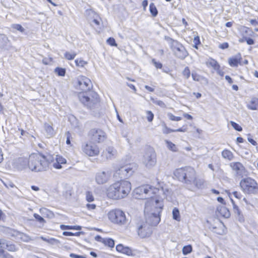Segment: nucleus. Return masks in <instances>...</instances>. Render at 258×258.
<instances>
[{"label":"nucleus","instance_id":"1","mask_svg":"<svg viewBox=\"0 0 258 258\" xmlns=\"http://www.w3.org/2000/svg\"><path fill=\"white\" fill-rule=\"evenodd\" d=\"M162 188L155 187L150 184H144L137 187L134 191V196L138 199H147V203L153 206L157 213H152L148 218L149 224L152 226H157L161 221V213L163 207V199L161 196Z\"/></svg>","mask_w":258,"mask_h":258},{"label":"nucleus","instance_id":"15","mask_svg":"<svg viewBox=\"0 0 258 258\" xmlns=\"http://www.w3.org/2000/svg\"><path fill=\"white\" fill-rule=\"evenodd\" d=\"M67 163V159L62 155L57 154L55 158L53 157L52 166L56 169H60L62 168L63 165L66 164Z\"/></svg>","mask_w":258,"mask_h":258},{"label":"nucleus","instance_id":"36","mask_svg":"<svg viewBox=\"0 0 258 258\" xmlns=\"http://www.w3.org/2000/svg\"><path fill=\"white\" fill-rule=\"evenodd\" d=\"M231 126L237 131L241 132L242 131V128L238 124L235 122L234 121H231L230 122Z\"/></svg>","mask_w":258,"mask_h":258},{"label":"nucleus","instance_id":"62","mask_svg":"<svg viewBox=\"0 0 258 258\" xmlns=\"http://www.w3.org/2000/svg\"><path fill=\"white\" fill-rule=\"evenodd\" d=\"M236 141L238 143H242L243 142L244 140L242 137H237L236 139Z\"/></svg>","mask_w":258,"mask_h":258},{"label":"nucleus","instance_id":"52","mask_svg":"<svg viewBox=\"0 0 258 258\" xmlns=\"http://www.w3.org/2000/svg\"><path fill=\"white\" fill-rule=\"evenodd\" d=\"M233 195L236 198L238 199H240L242 197L241 194L240 192L236 191H233Z\"/></svg>","mask_w":258,"mask_h":258},{"label":"nucleus","instance_id":"32","mask_svg":"<svg viewBox=\"0 0 258 258\" xmlns=\"http://www.w3.org/2000/svg\"><path fill=\"white\" fill-rule=\"evenodd\" d=\"M54 72L58 76L63 77L66 73V69L64 68L57 67L54 70Z\"/></svg>","mask_w":258,"mask_h":258},{"label":"nucleus","instance_id":"30","mask_svg":"<svg viewBox=\"0 0 258 258\" xmlns=\"http://www.w3.org/2000/svg\"><path fill=\"white\" fill-rule=\"evenodd\" d=\"M192 251V247L191 245L189 244L183 246L182 249V252L183 255H187L191 253Z\"/></svg>","mask_w":258,"mask_h":258},{"label":"nucleus","instance_id":"31","mask_svg":"<svg viewBox=\"0 0 258 258\" xmlns=\"http://www.w3.org/2000/svg\"><path fill=\"white\" fill-rule=\"evenodd\" d=\"M150 12L152 16L156 17L158 14V10L154 3H151L149 6Z\"/></svg>","mask_w":258,"mask_h":258},{"label":"nucleus","instance_id":"39","mask_svg":"<svg viewBox=\"0 0 258 258\" xmlns=\"http://www.w3.org/2000/svg\"><path fill=\"white\" fill-rule=\"evenodd\" d=\"M221 213L222 214V212H224L223 216L225 218H228L230 217V213L229 211L225 207H222L220 209Z\"/></svg>","mask_w":258,"mask_h":258},{"label":"nucleus","instance_id":"7","mask_svg":"<svg viewBox=\"0 0 258 258\" xmlns=\"http://www.w3.org/2000/svg\"><path fill=\"white\" fill-rule=\"evenodd\" d=\"M6 249L8 251L15 252L18 250V247L15 243L0 238V258H14Z\"/></svg>","mask_w":258,"mask_h":258},{"label":"nucleus","instance_id":"58","mask_svg":"<svg viewBox=\"0 0 258 258\" xmlns=\"http://www.w3.org/2000/svg\"><path fill=\"white\" fill-rule=\"evenodd\" d=\"M225 78L229 84H232L233 83V80L230 76L227 75L225 76Z\"/></svg>","mask_w":258,"mask_h":258},{"label":"nucleus","instance_id":"38","mask_svg":"<svg viewBox=\"0 0 258 258\" xmlns=\"http://www.w3.org/2000/svg\"><path fill=\"white\" fill-rule=\"evenodd\" d=\"M182 74L185 79H188L190 75V72L189 68L187 67L184 69Z\"/></svg>","mask_w":258,"mask_h":258},{"label":"nucleus","instance_id":"63","mask_svg":"<svg viewBox=\"0 0 258 258\" xmlns=\"http://www.w3.org/2000/svg\"><path fill=\"white\" fill-rule=\"evenodd\" d=\"M186 130V126H183V127L181 128H178V132H185Z\"/></svg>","mask_w":258,"mask_h":258},{"label":"nucleus","instance_id":"20","mask_svg":"<svg viewBox=\"0 0 258 258\" xmlns=\"http://www.w3.org/2000/svg\"><path fill=\"white\" fill-rule=\"evenodd\" d=\"M242 59L240 53H237L228 59V63L232 67H237L238 64L241 65V60Z\"/></svg>","mask_w":258,"mask_h":258},{"label":"nucleus","instance_id":"50","mask_svg":"<svg viewBox=\"0 0 258 258\" xmlns=\"http://www.w3.org/2000/svg\"><path fill=\"white\" fill-rule=\"evenodd\" d=\"M229 44L227 42L223 43L219 45V47L222 49L228 48Z\"/></svg>","mask_w":258,"mask_h":258},{"label":"nucleus","instance_id":"19","mask_svg":"<svg viewBox=\"0 0 258 258\" xmlns=\"http://www.w3.org/2000/svg\"><path fill=\"white\" fill-rule=\"evenodd\" d=\"M156 162V154L155 151H153L145 158V164L147 167L150 168L155 166Z\"/></svg>","mask_w":258,"mask_h":258},{"label":"nucleus","instance_id":"37","mask_svg":"<svg viewBox=\"0 0 258 258\" xmlns=\"http://www.w3.org/2000/svg\"><path fill=\"white\" fill-rule=\"evenodd\" d=\"M196 187L198 188H202V186L204 185V181L201 179H195V180L194 182H192Z\"/></svg>","mask_w":258,"mask_h":258},{"label":"nucleus","instance_id":"46","mask_svg":"<svg viewBox=\"0 0 258 258\" xmlns=\"http://www.w3.org/2000/svg\"><path fill=\"white\" fill-rule=\"evenodd\" d=\"M34 216L35 218L36 219V220L37 221H38V222H39L40 223H43L45 222V220L39 215H38L37 214H35L34 215Z\"/></svg>","mask_w":258,"mask_h":258},{"label":"nucleus","instance_id":"11","mask_svg":"<svg viewBox=\"0 0 258 258\" xmlns=\"http://www.w3.org/2000/svg\"><path fill=\"white\" fill-rule=\"evenodd\" d=\"M230 166L233 170L235 175L237 177H242L246 175V171L243 165L240 162H232Z\"/></svg>","mask_w":258,"mask_h":258},{"label":"nucleus","instance_id":"28","mask_svg":"<svg viewBox=\"0 0 258 258\" xmlns=\"http://www.w3.org/2000/svg\"><path fill=\"white\" fill-rule=\"evenodd\" d=\"M75 64L77 67L79 68H83L87 64V61L84 60L82 58H77L75 61Z\"/></svg>","mask_w":258,"mask_h":258},{"label":"nucleus","instance_id":"12","mask_svg":"<svg viewBox=\"0 0 258 258\" xmlns=\"http://www.w3.org/2000/svg\"><path fill=\"white\" fill-rule=\"evenodd\" d=\"M87 93L78 92V98L79 100L85 105H94L99 102L98 95L95 94L96 97L94 99H91L89 96L85 95Z\"/></svg>","mask_w":258,"mask_h":258},{"label":"nucleus","instance_id":"10","mask_svg":"<svg viewBox=\"0 0 258 258\" xmlns=\"http://www.w3.org/2000/svg\"><path fill=\"white\" fill-rule=\"evenodd\" d=\"M90 141L96 144L103 142L106 137L105 132L100 128H92L88 133Z\"/></svg>","mask_w":258,"mask_h":258},{"label":"nucleus","instance_id":"48","mask_svg":"<svg viewBox=\"0 0 258 258\" xmlns=\"http://www.w3.org/2000/svg\"><path fill=\"white\" fill-rule=\"evenodd\" d=\"M244 39L248 45H252L254 43V40L250 37H245Z\"/></svg>","mask_w":258,"mask_h":258},{"label":"nucleus","instance_id":"60","mask_svg":"<svg viewBox=\"0 0 258 258\" xmlns=\"http://www.w3.org/2000/svg\"><path fill=\"white\" fill-rule=\"evenodd\" d=\"M128 86L134 90V91L136 93L137 92V89L135 87V86L133 84H128Z\"/></svg>","mask_w":258,"mask_h":258},{"label":"nucleus","instance_id":"44","mask_svg":"<svg viewBox=\"0 0 258 258\" xmlns=\"http://www.w3.org/2000/svg\"><path fill=\"white\" fill-rule=\"evenodd\" d=\"M166 143L167 145L168 148L171 151H176V146L175 144H173L170 141H166Z\"/></svg>","mask_w":258,"mask_h":258},{"label":"nucleus","instance_id":"56","mask_svg":"<svg viewBox=\"0 0 258 258\" xmlns=\"http://www.w3.org/2000/svg\"><path fill=\"white\" fill-rule=\"evenodd\" d=\"M148 2L147 0H144L142 2V6L143 7L144 10L145 11L146 10V8L148 6Z\"/></svg>","mask_w":258,"mask_h":258},{"label":"nucleus","instance_id":"43","mask_svg":"<svg viewBox=\"0 0 258 258\" xmlns=\"http://www.w3.org/2000/svg\"><path fill=\"white\" fill-rule=\"evenodd\" d=\"M152 62L156 69H161L162 68V64L160 62L156 61L155 59H152Z\"/></svg>","mask_w":258,"mask_h":258},{"label":"nucleus","instance_id":"18","mask_svg":"<svg viewBox=\"0 0 258 258\" xmlns=\"http://www.w3.org/2000/svg\"><path fill=\"white\" fill-rule=\"evenodd\" d=\"M110 176V173L108 172L101 171L96 174L95 179L98 184H103L109 181Z\"/></svg>","mask_w":258,"mask_h":258},{"label":"nucleus","instance_id":"4","mask_svg":"<svg viewBox=\"0 0 258 258\" xmlns=\"http://www.w3.org/2000/svg\"><path fill=\"white\" fill-rule=\"evenodd\" d=\"M196 179V172L191 167L178 168V180L187 185L191 184Z\"/></svg>","mask_w":258,"mask_h":258},{"label":"nucleus","instance_id":"3","mask_svg":"<svg viewBox=\"0 0 258 258\" xmlns=\"http://www.w3.org/2000/svg\"><path fill=\"white\" fill-rule=\"evenodd\" d=\"M53 161V155L45 156L40 152L31 153L28 157V166L32 171L42 172L48 169Z\"/></svg>","mask_w":258,"mask_h":258},{"label":"nucleus","instance_id":"23","mask_svg":"<svg viewBox=\"0 0 258 258\" xmlns=\"http://www.w3.org/2000/svg\"><path fill=\"white\" fill-rule=\"evenodd\" d=\"M207 65L212 67L218 74H220V66L216 60L213 58H210L207 62Z\"/></svg>","mask_w":258,"mask_h":258},{"label":"nucleus","instance_id":"59","mask_svg":"<svg viewBox=\"0 0 258 258\" xmlns=\"http://www.w3.org/2000/svg\"><path fill=\"white\" fill-rule=\"evenodd\" d=\"M145 87L148 91L150 92H153L154 91V89L151 87L146 85Z\"/></svg>","mask_w":258,"mask_h":258},{"label":"nucleus","instance_id":"2","mask_svg":"<svg viewBox=\"0 0 258 258\" xmlns=\"http://www.w3.org/2000/svg\"><path fill=\"white\" fill-rule=\"evenodd\" d=\"M132 189L130 181L121 179L110 184L106 189L107 197L113 200H119L127 197Z\"/></svg>","mask_w":258,"mask_h":258},{"label":"nucleus","instance_id":"17","mask_svg":"<svg viewBox=\"0 0 258 258\" xmlns=\"http://www.w3.org/2000/svg\"><path fill=\"white\" fill-rule=\"evenodd\" d=\"M95 240L110 249H112L115 245L114 240L111 238H102L100 235H98L95 237Z\"/></svg>","mask_w":258,"mask_h":258},{"label":"nucleus","instance_id":"25","mask_svg":"<svg viewBox=\"0 0 258 258\" xmlns=\"http://www.w3.org/2000/svg\"><path fill=\"white\" fill-rule=\"evenodd\" d=\"M222 156L229 161H231L233 159L234 155L233 153L228 150H224L222 152Z\"/></svg>","mask_w":258,"mask_h":258},{"label":"nucleus","instance_id":"5","mask_svg":"<svg viewBox=\"0 0 258 258\" xmlns=\"http://www.w3.org/2000/svg\"><path fill=\"white\" fill-rule=\"evenodd\" d=\"M242 190L247 194H258V183L253 178L247 177L243 178L240 182Z\"/></svg>","mask_w":258,"mask_h":258},{"label":"nucleus","instance_id":"22","mask_svg":"<svg viewBox=\"0 0 258 258\" xmlns=\"http://www.w3.org/2000/svg\"><path fill=\"white\" fill-rule=\"evenodd\" d=\"M247 107L252 110H258V98L252 97L247 103Z\"/></svg>","mask_w":258,"mask_h":258},{"label":"nucleus","instance_id":"13","mask_svg":"<svg viewBox=\"0 0 258 258\" xmlns=\"http://www.w3.org/2000/svg\"><path fill=\"white\" fill-rule=\"evenodd\" d=\"M135 171L133 167L130 164H124L117 167L115 169V173L118 175H123L124 176L133 174Z\"/></svg>","mask_w":258,"mask_h":258},{"label":"nucleus","instance_id":"26","mask_svg":"<svg viewBox=\"0 0 258 258\" xmlns=\"http://www.w3.org/2000/svg\"><path fill=\"white\" fill-rule=\"evenodd\" d=\"M44 129L47 134L50 137L53 136L55 134V131L51 125L45 123L44 125Z\"/></svg>","mask_w":258,"mask_h":258},{"label":"nucleus","instance_id":"24","mask_svg":"<svg viewBox=\"0 0 258 258\" xmlns=\"http://www.w3.org/2000/svg\"><path fill=\"white\" fill-rule=\"evenodd\" d=\"M60 228L62 230H81L82 229V227L80 225H60Z\"/></svg>","mask_w":258,"mask_h":258},{"label":"nucleus","instance_id":"35","mask_svg":"<svg viewBox=\"0 0 258 258\" xmlns=\"http://www.w3.org/2000/svg\"><path fill=\"white\" fill-rule=\"evenodd\" d=\"M81 232H77L75 233H73L72 232H69V231H64L62 233V235L63 236H80L81 234Z\"/></svg>","mask_w":258,"mask_h":258},{"label":"nucleus","instance_id":"6","mask_svg":"<svg viewBox=\"0 0 258 258\" xmlns=\"http://www.w3.org/2000/svg\"><path fill=\"white\" fill-rule=\"evenodd\" d=\"M107 215L110 222L114 224L121 226L124 225L126 222L125 213L119 209H114L110 210Z\"/></svg>","mask_w":258,"mask_h":258},{"label":"nucleus","instance_id":"41","mask_svg":"<svg viewBox=\"0 0 258 258\" xmlns=\"http://www.w3.org/2000/svg\"><path fill=\"white\" fill-rule=\"evenodd\" d=\"M146 114L148 121L149 122H152L154 119V114L152 112V111L149 110L146 111Z\"/></svg>","mask_w":258,"mask_h":258},{"label":"nucleus","instance_id":"51","mask_svg":"<svg viewBox=\"0 0 258 258\" xmlns=\"http://www.w3.org/2000/svg\"><path fill=\"white\" fill-rule=\"evenodd\" d=\"M194 42L195 43V47L197 48V47H196V45H199L201 43L199 37V36L195 37L194 38Z\"/></svg>","mask_w":258,"mask_h":258},{"label":"nucleus","instance_id":"27","mask_svg":"<svg viewBox=\"0 0 258 258\" xmlns=\"http://www.w3.org/2000/svg\"><path fill=\"white\" fill-rule=\"evenodd\" d=\"M187 55L188 52L184 47L182 45H180V46H178V58L184 59Z\"/></svg>","mask_w":258,"mask_h":258},{"label":"nucleus","instance_id":"53","mask_svg":"<svg viewBox=\"0 0 258 258\" xmlns=\"http://www.w3.org/2000/svg\"><path fill=\"white\" fill-rule=\"evenodd\" d=\"M67 141H66V143L68 145H70L71 144L70 139L71 138V135L69 132H67Z\"/></svg>","mask_w":258,"mask_h":258},{"label":"nucleus","instance_id":"8","mask_svg":"<svg viewBox=\"0 0 258 258\" xmlns=\"http://www.w3.org/2000/svg\"><path fill=\"white\" fill-rule=\"evenodd\" d=\"M74 86L78 92L88 93L93 87L91 80L87 77L81 76L75 81Z\"/></svg>","mask_w":258,"mask_h":258},{"label":"nucleus","instance_id":"42","mask_svg":"<svg viewBox=\"0 0 258 258\" xmlns=\"http://www.w3.org/2000/svg\"><path fill=\"white\" fill-rule=\"evenodd\" d=\"M231 200L232 203L234 212L235 214H237L238 215H240V211L238 206L235 204L234 202L233 201V200L232 199H231Z\"/></svg>","mask_w":258,"mask_h":258},{"label":"nucleus","instance_id":"64","mask_svg":"<svg viewBox=\"0 0 258 258\" xmlns=\"http://www.w3.org/2000/svg\"><path fill=\"white\" fill-rule=\"evenodd\" d=\"M31 188L35 191H38L39 190V188L38 186L35 185H32Z\"/></svg>","mask_w":258,"mask_h":258},{"label":"nucleus","instance_id":"57","mask_svg":"<svg viewBox=\"0 0 258 258\" xmlns=\"http://www.w3.org/2000/svg\"><path fill=\"white\" fill-rule=\"evenodd\" d=\"M183 115L184 117L187 119L191 120L192 119V117L191 116V115H190L187 113H183Z\"/></svg>","mask_w":258,"mask_h":258},{"label":"nucleus","instance_id":"29","mask_svg":"<svg viewBox=\"0 0 258 258\" xmlns=\"http://www.w3.org/2000/svg\"><path fill=\"white\" fill-rule=\"evenodd\" d=\"M77 53L75 52L67 51L64 54V58L68 60L74 59Z\"/></svg>","mask_w":258,"mask_h":258},{"label":"nucleus","instance_id":"54","mask_svg":"<svg viewBox=\"0 0 258 258\" xmlns=\"http://www.w3.org/2000/svg\"><path fill=\"white\" fill-rule=\"evenodd\" d=\"M173 217L174 219H177V209L175 208L173 210Z\"/></svg>","mask_w":258,"mask_h":258},{"label":"nucleus","instance_id":"61","mask_svg":"<svg viewBox=\"0 0 258 258\" xmlns=\"http://www.w3.org/2000/svg\"><path fill=\"white\" fill-rule=\"evenodd\" d=\"M217 201L219 203H221L222 204H225L224 199L223 198L221 197H219L217 198Z\"/></svg>","mask_w":258,"mask_h":258},{"label":"nucleus","instance_id":"33","mask_svg":"<svg viewBox=\"0 0 258 258\" xmlns=\"http://www.w3.org/2000/svg\"><path fill=\"white\" fill-rule=\"evenodd\" d=\"M86 199L88 202H92L94 201V198L91 191H88L86 192Z\"/></svg>","mask_w":258,"mask_h":258},{"label":"nucleus","instance_id":"55","mask_svg":"<svg viewBox=\"0 0 258 258\" xmlns=\"http://www.w3.org/2000/svg\"><path fill=\"white\" fill-rule=\"evenodd\" d=\"M247 140L253 146H256L257 145L256 142L254 141L253 139L251 138L250 137H248Z\"/></svg>","mask_w":258,"mask_h":258},{"label":"nucleus","instance_id":"21","mask_svg":"<svg viewBox=\"0 0 258 258\" xmlns=\"http://www.w3.org/2000/svg\"><path fill=\"white\" fill-rule=\"evenodd\" d=\"M116 154L115 150L112 147H108L102 153V156L106 159L113 158Z\"/></svg>","mask_w":258,"mask_h":258},{"label":"nucleus","instance_id":"34","mask_svg":"<svg viewBox=\"0 0 258 258\" xmlns=\"http://www.w3.org/2000/svg\"><path fill=\"white\" fill-rule=\"evenodd\" d=\"M95 15L96 16L93 19V22L96 26H99L102 22V19L98 14L95 13Z\"/></svg>","mask_w":258,"mask_h":258},{"label":"nucleus","instance_id":"49","mask_svg":"<svg viewBox=\"0 0 258 258\" xmlns=\"http://www.w3.org/2000/svg\"><path fill=\"white\" fill-rule=\"evenodd\" d=\"M192 78L194 81H200L201 76L197 75V74H192Z\"/></svg>","mask_w":258,"mask_h":258},{"label":"nucleus","instance_id":"47","mask_svg":"<svg viewBox=\"0 0 258 258\" xmlns=\"http://www.w3.org/2000/svg\"><path fill=\"white\" fill-rule=\"evenodd\" d=\"M86 208L88 210H93L96 209V206L94 204H87Z\"/></svg>","mask_w":258,"mask_h":258},{"label":"nucleus","instance_id":"45","mask_svg":"<svg viewBox=\"0 0 258 258\" xmlns=\"http://www.w3.org/2000/svg\"><path fill=\"white\" fill-rule=\"evenodd\" d=\"M12 27L14 29H16V30H18V31H20L21 32H24V28L20 24H14V25H13L12 26Z\"/></svg>","mask_w":258,"mask_h":258},{"label":"nucleus","instance_id":"9","mask_svg":"<svg viewBox=\"0 0 258 258\" xmlns=\"http://www.w3.org/2000/svg\"><path fill=\"white\" fill-rule=\"evenodd\" d=\"M81 149L83 154L88 157L98 156L100 152V148L97 144L90 141L83 144Z\"/></svg>","mask_w":258,"mask_h":258},{"label":"nucleus","instance_id":"40","mask_svg":"<svg viewBox=\"0 0 258 258\" xmlns=\"http://www.w3.org/2000/svg\"><path fill=\"white\" fill-rule=\"evenodd\" d=\"M107 43L111 46H117V44H116L115 40L113 37H109L107 40Z\"/></svg>","mask_w":258,"mask_h":258},{"label":"nucleus","instance_id":"14","mask_svg":"<svg viewBox=\"0 0 258 258\" xmlns=\"http://www.w3.org/2000/svg\"><path fill=\"white\" fill-rule=\"evenodd\" d=\"M138 234L142 238L149 237L152 234V230L147 223L141 224L138 228Z\"/></svg>","mask_w":258,"mask_h":258},{"label":"nucleus","instance_id":"16","mask_svg":"<svg viewBox=\"0 0 258 258\" xmlns=\"http://www.w3.org/2000/svg\"><path fill=\"white\" fill-rule=\"evenodd\" d=\"M115 248L118 252L129 256H134L136 255L134 250L128 246L123 245L122 244H117Z\"/></svg>","mask_w":258,"mask_h":258}]
</instances>
